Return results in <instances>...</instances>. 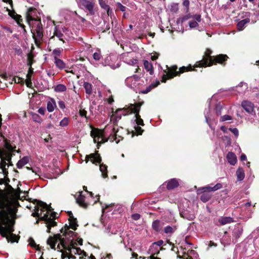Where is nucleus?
<instances>
[{
	"label": "nucleus",
	"mask_w": 259,
	"mask_h": 259,
	"mask_svg": "<svg viewBox=\"0 0 259 259\" xmlns=\"http://www.w3.org/2000/svg\"><path fill=\"white\" fill-rule=\"evenodd\" d=\"M8 198L4 191L0 190V233L9 240L14 242L17 241V236L12 234L13 222L10 219L9 213L7 211V205Z\"/></svg>",
	"instance_id": "f257e3e1"
},
{
	"label": "nucleus",
	"mask_w": 259,
	"mask_h": 259,
	"mask_svg": "<svg viewBox=\"0 0 259 259\" xmlns=\"http://www.w3.org/2000/svg\"><path fill=\"white\" fill-rule=\"evenodd\" d=\"M72 241V240L70 239L66 241L64 238L61 237L60 234H57L54 237H50L47 240V244L50 246L51 248L57 249L60 252H63L64 250H68L70 254L68 258H75L73 254L80 255L82 251L79 248L75 247Z\"/></svg>",
	"instance_id": "f03ea898"
},
{
	"label": "nucleus",
	"mask_w": 259,
	"mask_h": 259,
	"mask_svg": "<svg viewBox=\"0 0 259 259\" xmlns=\"http://www.w3.org/2000/svg\"><path fill=\"white\" fill-rule=\"evenodd\" d=\"M52 208L50 205L47 203L41 201H38L37 205L35 207V211L32 213V215L34 217H40L42 212L45 210L47 211L42 217L40 218V220L45 221L47 225L48 232H50V230L52 227L55 226L56 224L54 219L56 217V213L55 212H52L51 215L49 217L48 213L52 211Z\"/></svg>",
	"instance_id": "7ed1b4c3"
},
{
	"label": "nucleus",
	"mask_w": 259,
	"mask_h": 259,
	"mask_svg": "<svg viewBox=\"0 0 259 259\" xmlns=\"http://www.w3.org/2000/svg\"><path fill=\"white\" fill-rule=\"evenodd\" d=\"M34 10L33 8H30L27 13V21L31 27V31L36 45H38L42 40V26L40 19H34L31 15L32 11Z\"/></svg>",
	"instance_id": "20e7f679"
},
{
	"label": "nucleus",
	"mask_w": 259,
	"mask_h": 259,
	"mask_svg": "<svg viewBox=\"0 0 259 259\" xmlns=\"http://www.w3.org/2000/svg\"><path fill=\"white\" fill-rule=\"evenodd\" d=\"M211 51L207 49L205 52V56L201 61L197 62L195 67L210 66L213 63H218L223 64L227 60L228 57L226 55L220 54L213 57L210 56Z\"/></svg>",
	"instance_id": "39448f33"
},
{
	"label": "nucleus",
	"mask_w": 259,
	"mask_h": 259,
	"mask_svg": "<svg viewBox=\"0 0 259 259\" xmlns=\"http://www.w3.org/2000/svg\"><path fill=\"white\" fill-rule=\"evenodd\" d=\"M177 67L174 66L168 69V72L166 74H164L162 76L161 81L165 82L167 79H171L174 76L179 75L180 73H182L185 71H188L192 70L191 66L188 67L183 66L179 68V71H177Z\"/></svg>",
	"instance_id": "423d86ee"
},
{
	"label": "nucleus",
	"mask_w": 259,
	"mask_h": 259,
	"mask_svg": "<svg viewBox=\"0 0 259 259\" xmlns=\"http://www.w3.org/2000/svg\"><path fill=\"white\" fill-rule=\"evenodd\" d=\"M107 127L105 130H99L93 128L91 132V136L94 139V143H97L99 146L101 144L104 143L108 141L106 138V131Z\"/></svg>",
	"instance_id": "0eeeda50"
},
{
	"label": "nucleus",
	"mask_w": 259,
	"mask_h": 259,
	"mask_svg": "<svg viewBox=\"0 0 259 259\" xmlns=\"http://www.w3.org/2000/svg\"><path fill=\"white\" fill-rule=\"evenodd\" d=\"M142 83H144V81L141 80L137 75L128 77L125 80L126 85L136 92H140L139 89H140V85Z\"/></svg>",
	"instance_id": "6e6552de"
},
{
	"label": "nucleus",
	"mask_w": 259,
	"mask_h": 259,
	"mask_svg": "<svg viewBox=\"0 0 259 259\" xmlns=\"http://www.w3.org/2000/svg\"><path fill=\"white\" fill-rule=\"evenodd\" d=\"M189 20L188 25L190 28H195L198 26V23L201 20L200 14L191 15L189 14L182 18V21Z\"/></svg>",
	"instance_id": "1a4fd4ad"
},
{
	"label": "nucleus",
	"mask_w": 259,
	"mask_h": 259,
	"mask_svg": "<svg viewBox=\"0 0 259 259\" xmlns=\"http://www.w3.org/2000/svg\"><path fill=\"white\" fill-rule=\"evenodd\" d=\"M143 102H139L135 104H131V108L135 113V117L136 118L135 121L138 125L143 126L144 125L143 119L141 118L139 114V111L141 109V106L143 105Z\"/></svg>",
	"instance_id": "9d476101"
},
{
	"label": "nucleus",
	"mask_w": 259,
	"mask_h": 259,
	"mask_svg": "<svg viewBox=\"0 0 259 259\" xmlns=\"http://www.w3.org/2000/svg\"><path fill=\"white\" fill-rule=\"evenodd\" d=\"M160 249L158 248L155 245L152 244L148 251V254H150V256L148 257V259H160L154 255L157 254L159 252ZM139 258L146 259L145 257L140 256Z\"/></svg>",
	"instance_id": "9b49d317"
},
{
	"label": "nucleus",
	"mask_w": 259,
	"mask_h": 259,
	"mask_svg": "<svg viewBox=\"0 0 259 259\" xmlns=\"http://www.w3.org/2000/svg\"><path fill=\"white\" fill-rule=\"evenodd\" d=\"M78 5L80 7H83L87 9L91 14H93V8L94 3L93 1L88 0H79Z\"/></svg>",
	"instance_id": "f8f14e48"
},
{
	"label": "nucleus",
	"mask_w": 259,
	"mask_h": 259,
	"mask_svg": "<svg viewBox=\"0 0 259 259\" xmlns=\"http://www.w3.org/2000/svg\"><path fill=\"white\" fill-rule=\"evenodd\" d=\"M65 30V28L59 27V26H56L54 29V36H53L52 38H53L54 36H55L57 37H58L59 39V40L64 42V40L63 39L64 36L63 32H64Z\"/></svg>",
	"instance_id": "ddd939ff"
},
{
	"label": "nucleus",
	"mask_w": 259,
	"mask_h": 259,
	"mask_svg": "<svg viewBox=\"0 0 259 259\" xmlns=\"http://www.w3.org/2000/svg\"><path fill=\"white\" fill-rule=\"evenodd\" d=\"M86 162H88L89 160H90L93 162V163L95 164L100 163L101 162V158L99 154L97 153H93L89 155H87L86 156Z\"/></svg>",
	"instance_id": "4468645a"
},
{
	"label": "nucleus",
	"mask_w": 259,
	"mask_h": 259,
	"mask_svg": "<svg viewBox=\"0 0 259 259\" xmlns=\"http://www.w3.org/2000/svg\"><path fill=\"white\" fill-rule=\"evenodd\" d=\"M241 105L244 109L249 113H252L254 110V105L248 101H243Z\"/></svg>",
	"instance_id": "2eb2a0df"
},
{
	"label": "nucleus",
	"mask_w": 259,
	"mask_h": 259,
	"mask_svg": "<svg viewBox=\"0 0 259 259\" xmlns=\"http://www.w3.org/2000/svg\"><path fill=\"white\" fill-rule=\"evenodd\" d=\"M7 11L9 12V15L15 19L17 22L18 24L21 26H23V25L21 24L22 19L20 15L17 14L14 10L11 11L8 8L7 9Z\"/></svg>",
	"instance_id": "dca6fc26"
},
{
	"label": "nucleus",
	"mask_w": 259,
	"mask_h": 259,
	"mask_svg": "<svg viewBox=\"0 0 259 259\" xmlns=\"http://www.w3.org/2000/svg\"><path fill=\"white\" fill-rule=\"evenodd\" d=\"M222 185L221 183H218L213 187H211L209 186H207L206 187H203L201 189L204 192H211V191H215L219 189H220L222 188Z\"/></svg>",
	"instance_id": "f3484780"
},
{
	"label": "nucleus",
	"mask_w": 259,
	"mask_h": 259,
	"mask_svg": "<svg viewBox=\"0 0 259 259\" xmlns=\"http://www.w3.org/2000/svg\"><path fill=\"white\" fill-rule=\"evenodd\" d=\"M250 22V19L249 17H246V18L243 19L241 21H240L237 25V29L239 31L242 30L244 27L245 26V25L249 23Z\"/></svg>",
	"instance_id": "a211bd4d"
},
{
	"label": "nucleus",
	"mask_w": 259,
	"mask_h": 259,
	"mask_svg": "<svg viewBox=\"0 0 259 259\" xmlns=\"http://www.w3.org/2000/svg\"><path fill=\"white\" fill-rule=\"evenodd\" d=\"M57 107L56 103L55 100L51 98L50 100L47 102V110L49 112H53Z\"/></svg>",
	"instance_id": "6ab92c4d"
},
{
	"label": "nucleus",
	"mask_w": 259,
	"mask_h": 259,
	"mask_svg": "<svg viewBox=\"0 0 259 259\" xmlns=\"http://www.w3.org/2000/svg\"><path fill=\"white\" fill-rule=\"evenodd\" d=\"M228 161L231 165H234L237 161V158L234 153L233 152H229L227 155Z\"/></svg>",
	"instance_id": "aec40b11"
},
{
	"label": "nucleus",
	"mask_w": 259,
	"mask_h": 259,
	"mask_svg": "<svg viewBox=\"0 0 259 259\" xmlns=\"http://www.w3.org/2000/svg\"><path fill=\"white\" fill-rule=\"evenodd\" d=\"M219 222L222 225H224L233 222L234 220L231 217H221L219 218Z\"/></svg>",
	"instance_id": "412c9836"
},
{
	"label": "nucleus",
	"mask_w": 259,
	"mask_h": 259,
	"mask_svg": "<svg viewBox=\"0 0 259 259\" xmlns=\"http://www.w3.org/2000/svg\"><path fill=\"white\" fill-rule=\"evenodd\" d=\"M178 185V181L175 179H172L168 182L167 184V188L169 190L173 189L177 187Z\"/></svg>",
	"instance_id": "4be33fe9"
},
{
	"label": "nucleus",
	"mask_w": 259,
	"mask_h": 259,
	"mask_svg": "<svg viewBox=\"0 0 259 259\" xmlns=\"http://www.w3.org/2000/svg\"><path fill=\"white\" fill-rule=\"evenodd\" d=\"M121 110L117 109L111 117V120H114L115 122L119 121L122 117V114L120 113Z\"/></svg>",
	"instance_id": "5701e85b"
},
{
	"label": "nucleus",
	"mask_w": 259,
	"mask_h": 259,
	"mask_svg": "<svg viewBox=\"0 0 259 259\" xmlns=\"http://www.w3.org/2000/svg\"><path fill=\"white\" fill-rule=\"evenodd\" d=\"M243 229L239 226H236L233 232V236L235 239H237L240 237L242 233Z\"/></svg>",
	"instance_id": "b1692460"
},
{
	"label": "nucleus",
	"mask_w": 259,
	"mask_h": 259,
	"mask_svg": "<svg viewBox=\"0 0 259 259\" xmlns=\"http://www.w3.org/2000/svg\"><path fill=\"white\" fill-rule=\"evenodd\" d=\"M144 65L145 69L149 72L150 74H152L154 72L153 67L152 63L147 60L144 61Z\"/></svg>",
	"instance_id": "393cba45"
},
{
	"label": "nucleus",
	"mask_w": 259,
	"mask_h": 259,
	"mask_svg": "<svg viewBox=\"0 0 259 259\" xmlns=\"http://www.w3.org/2000/svg\"><path fill=\"white\" fill-rule=\"evenodd\" d=\"M29 158L27 156H25L22 159L19 160L17 163V166L18 168H22L23 166L29 162Z\"/></svg>",
	"instance_id": "a878e982"
},
{
	"label": "nucleus",
	"mask_w": 259,
	"mask_h": 259,
	"mask_svg": "<svg viewBox=\"0 0 259 259\" xmlns=\"http://www.w3.org/2000/svg\"><path fill=\"white\" fill-rule=\"evenodd\" d=\"M99 4L101 8L107 11L108 15H110L111 14L112 10H110V7L106 4L105 1L103 0H99Z\"/></svg>",
	"instance_id": "bb28decb"
},
{
	"label": "nucleus",
	"mask_w": 259,
	"mask_h": 259,
	"mask_svg": "<svg viewBox=\"0 0 259 259\" xmlns=\"http://www.w3.org/2000/svg\"><path fill=\"white\" fill-rule=\"evenodd\" d=\"M76 202L81 207L86 208L88 206L87 203L85 202V197L80 195L76 199Z\"/></svg>",
	"instance_id": "cd10ccee"
},
{
	"label": "nucleus",
	"mask_w": 259,
	"mask_h": 259,
	"mask_svg": "<svg viewBox=\"0 0 259 259\" xmlns=\"http://www.w3.org/2000/svg\"><path fill=\"white\" fill-rule=\"evenodd\" d=\"M237 180L241 181L243 180L245 177L244 171L242 168H239L236 173Z\"/></svg>",
	"instance_id": "c85d7f7f"
},
{
	"label": "nucleus",
	"mask_w": 259,
	"mask_h": 259,
	"mask_svg": "<svg viewBox=\"0 0 259 259\" xmlns=\"http://www.w3.org/2000/svg\"><path fill=\"white\" fill-rule=\"evenodd\" d=\"M85 89V93L89 95H91L93 92L92 85L88 82H84L83 85Z\"/></svg>",
	"instance_id": "c756f323"
},
{
	"label": "nucleus",
	"mask_w": 259,
	"mask_h": 259,
	"mask_svg": "<svg viewBox=\"0 0 259 259\" xmlns=\"http://www.w3.org/2000/svg\"><path fill=\"white\" fill-rule=\"evenodd\" d=\"M131 104H130L127 107L120 108L121 110L120 113L122 114V116H126L133 113V111L131 108Z\"/></svg>",
	"instance_id": "7c9ffc66"
},
{
	"label": "nucleus",
	"mask_w": 259,
	"mask_h": 259,
	"mask_svg": "<svg viewBox=\"0 0 259 259\" xmlns=\"http://www.w3.org/2000/svg\"><path fill=\"white\" fill-rule=\"evenodd\" d=\"M62 51L63 49L60 48L56 49L53 51L52 55L53 56L54 60L60 58Z\"/></svg>",
	"instance_id": "2f4dec72"
},
{
	"label": "nucleus",
	"mask_w": 259,
	"mask_h": 259,
	"mask_svg": "<svg viewBox=\"0 0 259 259\" xmlns=\"http://www.w3.org/2000/svg\"><path fill=\"white\" fill-rule=\"evenodd\" d=\"M54 63L56 66L60 69H63L65 67V63L60 58L54 60Z\"/></svg>",
	"instance_id": "473e14b6"
},
{
	"label": "nucleus",
	"mask_w": 259,
	"mask_h": 259,
	"mask_svg": "<svg viewBox=\"0 0 259 259\" xmlns=\"http://www.w3.org/2000/svg\"><path fill=\"white\" fill-rule=\"evenodd\" d=\"M54 90L56 92H63L66 90V87L63 84H59L55 86Z\"/></svg>",
	"instance_id": "72a5a7b5"
},
{
	"label": "nucleus",
	"mask_w": 259,
	"mask_h": 259,
	"mask_svg": "<svg viewBox=\"0 0 259 259\" xmlns=\"http://www.w3.org/2000/svg\"><path fill=\"white\" fill-rule=\"evenodd\" d=\"M70 119L67 117H64L59 123V125L62 127H66L68 125Z\"/></svg>",
	"instance_id": "f704fd0d"
},
{
	"label": "nucleus",
	"mask_w": 259,
	"mask_h": 259,
	"mask_svg": "<svg viewBox=\"0 0 259 259\" xmlns=\"http://www.w3.org/2000/svg\"><path fill=\"white\" fill-rule=\"evenodd\" d=\"M107 166L106 165H105L104 164H100V170L101 172H102V177L104 178H105L107 177Z\"/></svg>",
	"instance_id": "c9c22d12"
},
{
	"label": "nucleus",
	"mask_w": 259,
	"mask_h": 259,
	"mask_svg": "<svg viewBox=\"0 0 259 259\" xmlns=\"http://www.w3.org/2000/svg\"><path fill=\"white\" fill-rule=\"evenodd\" d=\"M152 228L154 230L156 231H159L161 229L160 221L158 220L154 221L152 223Z\"/></svg>",
	"instance_id": "e433bc0d"
},
{
	"label": "nucleus",
	"mask_w": 259,
	"mask_h": 259,
	"mask_svg": "<svg viewBox=\"0 0 259 259\" xmlns=\"http://www.w3.org/2000/svg\"><path fill=\"white\" fill-rule=\"evenodd\" d=\"M159 84V82L157 81L156 83V84L153 85L152 84L150 85H149V87H148L145 90L141 91V92L143 94H147L148 92H149L152 89H153L155 87H156V86H157Z\"/></svg>",
	"instance_id": "4c0bfd02"
},
{
	"label": "nucleus",
	"mask_w": 259,
	"mask_h": 259,
	"mask_svg": "<svg viewBox=\"0 0 259 259\" xmlns=\"http://www.w3.org/2000/svg\"><path fill=\"white\" fill-rule=\"evenodd\" d=\"M176 230V227H172L170 226H167L164 228V231L166 234H171Z\"/></svg>",
	"instance_id": "58836bf2"
},
{
	"label": "nucleus",
	"mask_w": 259,
	"mask_h": 259,
	"mask_svg": "<svg viewBox=\"0 0 259 259\" xmlns=\"http://www.w3.org/2000/svg\"><path fill=\"white\" fill-rule=\"evenodd\" d=\"M210 198V195L207 193H203L200 196L201 200L204 202L208 201Z\"/></svg>",
	"instance_id": "ea45409f"
},
{
	"label": "nucleus",
	"mask_w": 259,
	"mask_h": 259,
	"mask_svg": "<svg viewBox=\"0 0 259 259\" xmlns=\"http://www.w3.org/2000/svg\"><path fill=\"white\" fill-rule=\"evenodd\" d=\"M7 165V163L5 160H2L0 163V168L2 171V172L5 175L6 174V166Z\"/></svg>",
	"instance_id": "a19ab883"
},
{
	"label": "nucleus",
	"mask_w": 259,
	"mask_h": 259,
	"mask_svg": "<svg viewBox=\"0 0 259 259\" xmlns=\"http://www.w3.org/2000/svg\"><path fill=\"white\" fill-rule=\"evenodd\" d=\"M32 117L33 120L37 122L41 123L42 122V119L40 118V117L36 113H33L32 114Z\"/></svg>",
	"instance_id": "79ce46f5"
},
{
	"label": "nucleus",
	"mask_w": 259,
	"mask_h": 259,
	"mask_svg": "<svg viewBox=\"0 0 259 259\" xmlns=\"http://www.w3.org/2000/svg\"><path fill=\"white\" fill-rule=\"evenodd\" d=\"M31 75H32L31 74H30L29 73H27V74L26 75V84L27 86L29 87H30L32 84L31 79Z\"/></svg>",
	"instance_id": "37998d69"
},
{
	"label": "nucleus",
	"mask_w": 259,
	"mask_h": 259,
	"mask_svg": "<svg viewBox=\"0 0 259 259\" xmlns=\"http://www.w3.org/2000/svg\"><path fill=\"white\" fill-rule=\"evenodd\" d=\"M70 227L71 228L75 230L76 229V227L77 226V225L76 224V221L75 220L72 218V219L71 220H70Z\"/></svg>",
	"instance_id": "c03bdc74"
},
{
	"label": "nucleus",
	"mask_w": 259,
	"mask_h": 259,
	"mask_svg": "<svg viewBox=\"0 0 259 259\" xmlns=\"http://www.w3.org/2000/svg\"><path fill=\"white\" fill-rule=\"evenodd\" d=\"M232 119V117L231 116L228 115H225L224 116H222L221 117L220 121L222 122L226 121V120H230Z\"/></svg>",
	"instance_id": "a18cd8bd"
},
{
	"label": "nucleus",
	"mask_w": 259,
	"mask_h": 259,
	"mask_svg": "<svg viewBox=\"0 0 259 259\" xmlns=\"http://www.w3.org/2000/svg\"><path fill=\"white\" fill-rule=\"evenodd\" d=\"M101 55L99 51L96 52L93 54V58L96 60H99L101 58Z\"/></svg>",
	"instance_id": "49530a36"
},
{
	"label": "nucleus",
	"mask_w": 259,
	"mask_h": 259,
	"mask_svg": "<svg viewBox=\"0 0 259 259\" xmlns=\"http://www.w3.org/2000/svg\"><path fill=\"white\" fill-rule=\"evenodd\" d=\"M163 241L161 240H159L157 242H154L153 243H152L153 244H154L156 245V246L159 248V249H160L161 248V246L163 244Z\"/></svg>",
	"instance_id": "de8ad7c7"
},
{
	"label": "nucleus",
	"mask_w": 259,
	"mask_h": 259,
	"mask_svg": "<svg viewBox=\"0 0 259 259\" xmlns=\"http://www.w3.org/2000/svg\"><path fill=\"white\" fill-rule=\"evenodd\" d=\"M28 242H29V245L33 247H36L37 246V245L36 244L34 240L32 238H30L28 239Z\"/></svg>",
	"instance_id": "09e8293b"
},
{
	"label": "nucleus",
	"mask_w": 259,
	"mask_h": 259,
	"mask_svg": "<svg viewBox=\"0 0 259 259\" xmlns=\"http://www.w3.org/2000/svg\"><path fill=\"white\" fill-rule=\"evenodd\" d=\"M183 217L186 218V219H187L188 220H193L195 218L194 215L193 214H191L189 215V216L187 217L186 212L184 213Z\"/></svg>",
	"instance_id": "8fccbe9b"
},
{
	"label": "nucleus",
	"mask_w": 259,
	"mask_h": 259,
	"mask_svg": "<svg viewBox=\"0 0 259 259\" xmlns=\"http://www.w3.org/2000/svg\"><path fill=\"white\" fill-rule=\"evenodd\" d=\"M58 105L59 107L62 109H64V108H65V104L64 102L63 101H59L58 102Z\"/></svg>",
	"instance_id": "3c124183"
},
{
	"label": "nucleus",
	"mask_w": 259,
	"mask_h": 259,
	"mask_svg": "<svg viewBox=\"0 0 259 259\" xmlns=\"http://www.w3.org/2000/svg\"><path fill=\"white\" fill-rule=\"evenodd\" d=\"M5 147L9 150V151H12L13 147L12 146L7 142L6 141L5 144Z\"/></svg>",
	"instance_id": "603ef678"
},
{
	"label": "nucleus",
	"mask_w": 259,
	"mask_h": 259,
	"mask_svg": "<svg viewBox=\"0 0 259 259\" xmlns=\"http://www.w3.org/2000/svg\"><path fill=\"white\" fill-rule=\"evenodd\" d=\"M79 115L81 117H87V116H86L87 111L84 109L80 110L79 112Z\"/></svg>",
	"instance_id": "864d4df0"
},
{
	"label": "nucleus",
	"mask_w": 259,
	"mask_h": 259,
	"mask_svg": "<svg viewBox=\"0 0 259 259\" xmlns=\"http://www.w3.org/2000/svg\"><path fill=\"white\" fill-rule=\"evenodd\" d=\"M117 6L118 8L121 10L122 12H124L126 10V7L122 5H121L120 3H117Z\"/></svg>",
	"instance_id": "5fc2aeb1"
},
{
	"label": "nucleus",
	"mask_w": 259,
	"mask_h": 259,
	"mask_svg": "<svg viewBox=\"0 0 259 259\" xmlns=\"http://www.w3.org/2000/svg\"><path fill=\"white\" fill-rule=\"evenodd\" d=\"M135 130L138 135H142L143 132V130L139 126L136 127Z\"/></svg>",
	"instance_id": "6e6d98bb"
},
{
	"label": "nucleus",
	"mask_w": 259,
	"mask_h": 259,
	"mask_svg": "<svg viewBox=\"0 0 259 259\" xmlns=\"http://www.w3.org/2000/svg\"><path fill=\"white\" fill-rule=\"evenodd\" d=\"M132 218L134 220H138L140 218V215L138 213L132 214Z\"/></svg>",
	"instance_id": "4d7b16f0"
},
{
	"label": "nucleus",
	"mask_w": 259,
	"mask_h": 259,
	"mask_svg": "<svg viewBox=\"0 0 259 259\" xmlns=\"http://www.w3.org/2000/svg\"><path fill=\"white\" fill-rule=\"evenodd\" d=\"M230 130L236 136H238V130L236 128H230Z\"/></svg>",
	"instance_id": "13d9d810"
},
{
	"label": "nucleus",
	"mask_w": 259,
	"mask_h": 259,
	"mask_svg": "<svg viewBox=\"0 0 259 259\" xmlns=\"http://www.w3.org/2000/svg\"><path fill=\"white\" fill-rule=\"evenodd\" d=\"M159 54L157 53H155L153 55H151V59L153 61L156 60L158 57Z\"/></svg>",
	"instance_id": "bf43d9fd"
},
{
	"label": "nucleus",
	"mask_w": 259,
	"mask_h": 259,
	"mask_svg": "<svg viewBox=\"0 0 259 259\" xmlns=\"http://www.w3.org/2000/svg\"><path fill=\"white\" fill-rule=\"evenodd\" d=\"M38 112L41 115H44L45 113V109L43 108H40L38 110Z\"/></svg>",
	"instance_id": "052dcab7"
},
{
	"label": "nucleus",
	"mask_w": 259,
	"mask_h": 259,
	"mask_svg": "<svg viewBox=\"0 0 259 259\" xmlns=\"http://www.w3.org/2000/svg\"><path fill=\"white\" fill-rule=\"evenodd\" d=\"M3 2L8 3L10 5L11 8H13V1L12 0H3Z\"/></svg>",
	"instance_id": "680f3d73"
},
{
	"label": "nucleus",
	"mask_w": 259,
	"mask_h": 259,
	"mask_svg": "<svg viewBox=\"0 0 259 259\" xmlns=\"http://www.w3.org/2000/svg\"><path fill=\"white\" fill-rule=\"evenodd\" d=\"M108 102L109 104H112L114 102L113 98L112 96H111L108 99Z\"/></svg>",
	"instance_id": "e2e57ef3"
},
{
	"label": "nucleus",
	"mask_w": 259,
	"mask_h": 259,
	"mask_svg": "<svg viewBox=\"0 0 259 259\" xmlns=\"http://www.w3.org/2000/svg\"><path fill=\"white\" fill-rule=\"evenodd\" d=\"M246 156L244 154H242L240 157V160L241 161H245L246 160Z\"/></svg>",
	"instance_id": "0e129e2a"
},
{
	"label": "nucleus",
	"mask_w": 259,
	"mask_h": 259,
	"mask_svg": "<svg viewBox=\"0 0 259 259\" xmlns=\"http://www.w3.org/2000/svg\"><path fill=\"white\" fill-rule=\"evenodd\" d=\"M212 246H216L217 244L215 243H214V242H213L212 241H209V243L208 244V246L209 247H211Z\"/></svg>",
	"instance_id": "69168bd1"
},
{
	"label": "nucleus",
	"mask_w": 259,
	"mask_h": 259,
	"mask_svg": "<svg viewBox=\"0 0 259 259\" xmlns=\"http://www.w3.org/2000/svg\"><path fill=\"white\" fill-rule=\"evenodd\" d=\"M183 5L186 7H188L189 5V1L188 0L184 1L183 2Z\"/></svg>",
	"instance_id": "338daca9"
},
{
	"label": "nucleus",
	"mask_w": 259,
	"mask_h": 259,
	"mask_svg": "<svg viewBox=\"0 0 259 259\" xmlns=\"http://www.w3.org/2000/svg\"><path fill=\"white\" fill-rule=\"evenodd\" d=\"M138 256V255L136 253H135V252H133L132 253V257H133L135 258L136 259H138L137 258Z\"/></svg>",
	"instance_id": "774afa93"
}]
</instances>
